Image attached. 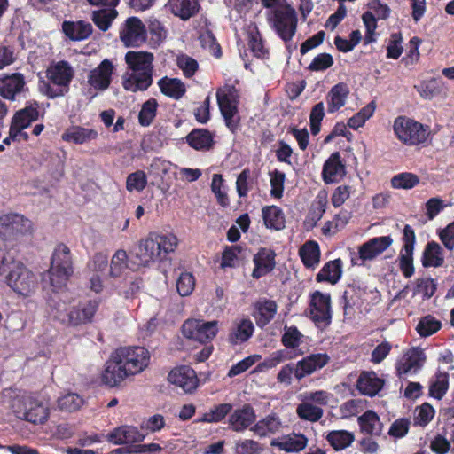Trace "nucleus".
Instances as JSON below:
<instances>
[{
	"label": "nucleus",
	"instance_id": "nucleus-9",
	"mask_svg": "<svg viewBox=\"0 0 454 454\" xmlns=\"http://www.w3.org/2000/svg\"><path fill=\"white\" fill-rule=\"evenodd\" d=\"M216 98L226 126L233 132L239 121L238 113L239 91L233 86L226 85L217 90Z\"/></svg>",
	"mask_w": 454,
	"mask_h": 454
},
{
	"label": "nucleus",
	"instance_id": "nucleus-43",
	"mask_svg": "<svg viewBox=\"0 0 454 454\" xmlns=\"http://www.w3.org/2000/svg\"><path fill=\"white\" fill-rule=\"evenodd\" d=\"M187 143L196 150H207L213 145L212 134L203 129H194L186 137Z\"/></svg>",
	"mask_w": 454,
	"mask_h": 454
},
{
	"label": "nucleus",
	"instance_id": "nucleus-19",
	"mask_svg": "<svg viewBox=\"0 0 454 454\" xmlns=\"http://www.w3.org/2000/svg\"><path fill=\"white\" fill-rule=\"evenodd\" d=\"M27 90L25 77L20 73H13L0 77V96L8 100H15L17 96Z\"/></svg>",
	"mask_w": 454,
	"mask_h": 454
},
{
	"label": "nucleus",
	"instance_id": "nucleus-16",
	"mask_svg": "<svg viewBox=\"0 0 454 454\" xmlns=\"http://www.w3.org/2000/svg\"><path fill=\"white\" fill-rule=\"evenodd\" d=\"M32 229L31 222L23 215L13 213L0 215V234L12 238L28 233Z\"/></svg>",
	"mask_w": 454,
	"mask_h": 454
},
{
	"label": "nucleus",
	"instance_id": "nucleus-23",
	"mask_svg": "<svg viewBox=\"0 0 454 454\" xmlns=\"http://www.w3.org/2000/svg\"><path fill=\"white\" fill-rule=\"evenodd\" d=\"M346 174V167L340 160V154L336 152L331 154L325 162L322 171L323 180L326 184L340 181Z\"/></svg>",
	"mask_w": 454,
	"mask_h": 454
},
{
	"label": "nucleus",
	"instance_id": "nucleus-10",
	"mask_svg": "<svg viewBox=\"0 0 454 454\" xmlns=\"http://www.w3.org/2000/svg\"><path fill=\"white\" fill-rule=\"evenodd\" d=\"M114 70L113 62L107 59L95 68L91 69L87 75L89 86L86 95L90 98H95L98 92L107 90L112 82V75Z\"/></svg>",
	"mask_w": 454,
	"mask_h": 454
},
{
	"label": "nucleus",
	"instance_id": "nucleus-26",
	"mask_svg": "<svg viewBox=\"0 0 454 454\" xmlns=\"http://www.w3.org/2000/svg\"><path fill=\"white\" fill-rule=\"evenodd\" d=\"M133 263L134 261L130 263L129 262V256L124 249H118L109 262L107 275L110 278H117L122 277L129 269L137 270L140 268V266H134Z\"/></svg>",
	"mask_w": 454,
	"mask_h": 454
},
{
	"label": "nucleus",
	"instance_id": "nucleus-48",
	"mask_svg": "<svg viewBox=\"0 0 454 454\" xmlns=\"http://www.w3.org/2000/svg\"><path fill=\"white\" fill-rule=\"evenodd\" d=\"M326 439L334 450H342L352 444L355 435L346 430H336L330 432Z\"/></svg>",
	"mask_w": 454,
	"mask_h": 454
},
{
	"label": "nucleus",
	"instance_id": "nucleus-12",
	"mask_svg": "<svg viewBox=\"0 0 454 454\" xmlns=\"http://www.w3.org/2000/svg\"><path fill=\"white\" fill-rule=\"evenodd\" d=\"M393 243L390 236H381L370 239L358 247L357 254H353V265H363L367 261H372L386 251Z\"/></svg>",
	"mask_w": 454,
	"mask_h": 454
},
{
	"label": "nucleus",
	"instance_id": "nucleus-4",
	"mask_svg": "<svg viewBox=\"0 0 454 454\" xmlns=\"http://www.w3.org/2000/svg\"><path fill=\"white\" fill-rule=\"evenodd\" d=\"M128 69L122 77L125 90H145L152 84L153 55L147 51H128L125 55Z\"/></svg>",
	"mask_w": 454,
	"mask_h": 454
},
{
	"label": "nucleus",
	"instance_id": "nucleus-11",
	"mask_svg": "<svg viewBox=\"0 0 454 454\" xmlns=\"http://www.w3.org/2000/svg\"><path fill=\"white\" fill-rule=\"evenodd\" d=\"M184 337L206 343L211 341L218 332V322L204 321L200 319H187L182 327Z\"/></svg>",
	"mask_w": 454,
	"mask_h": 454
},
{
	"label": "nucleus",
	"instance_id": "nucleus-45",
	"mask_svg": "<svg viewBox=\"0 0 454 454\" xmlns=\"http://www.w3.org/2000/svg\"><path fill=\"white\" fill-rule=\"evenodd\" d=\"M105 7L104 9L94 11L91 15L93 22L102 31H106L110 27L118 14L115 6Z\"/></svg>",
	"mask_w": 454,
	"mask_h": 454
},
{
	"label": "nucleus",
	"instance_id": "nucleus-55",
	"mask_svg": "<svg viewBox=\"0 0 454 454\" xmlns=\"http://www.w3.org/2000/svg\"><path fill=\"white\" fill-rule=\"evenodd\" d=\"M211 190L215 195L217 202L223 206L227 207L229 205V199L224 189V184L222 175L214 174L211 183Z\"/></svg>",
	"mask_w": 454,
	"mask_h": 454
},
{
	"label": "nucleus",
	"instance_id": "nucleus-13",
	"mask_svg": "<svg viewBox=\"0 0 454 454\" xmlns=\"http://www.w3.org/2000/svg\"><path fill=\"white\" fill-rule=\"evenodd\" d=\"M309 317L317 327L325 328L332 320L331 296L316 291L311 294L309 303Z\"/></svg>",
	"mask_w": 454,
	"mask_h": 454
},
{
	"label": "nucleus",
	"instance_id": "nucleus-25",
	"mask_svg": "<svg viewBox=\"0 0 454 454\" xmlns=\"http://www.w3.org/2000/svg\"><path fill=\"white\" fill-rule=\"evenodd\" d=\"M107 439L114 444H129L142 442L145 435L136 427L121 426L111 432Z\"/></svg>",
	"mask_w": 454,
	"mask_h": 454
},
{
	"label": "nucleus",
	"instance_id": "nucleus-49",
	"mask_svg": "<svg viewBox=\"0 0 454 454\" xmlns=\"http://www.w3.org/2000/svg\"><path fill=\"white\" fill-rule=\"evenodd\" d=\"M301 401L302 402L296 408L297 415L304 420L310 422L318 421L324 413L322 408L310 403V402H308L303 398H301Z\"/></svg>",
	"mask_w": 454,
	"mask_h": 454
},
{
	"label": "nucleus",
	"instance_id": "nucleus-59",
	"mask_svg": "<svg viewBox=\"0 0 454 454\" xmlns=\"http://www.w3.org/2000/svg\"><path fill=\"white\" fill-rule=\"evenodd\" d=\"M195 286V279L189 272H182L176 280V290L181 296L190 295Z\"/></svg>",
	"mask_w": 454,
	"mask_h": 454
},
{
	"label": "nucleus",
	"instance_id": "nucleus-46",
	"mask_svg": "<svg viewBox=\"0 0 454 454\" xmlns=\"http://www.w3.org/2000/svg\"><path fill=\"white\" fill-rule=\"evenodd\" d=\"M264 223L268 228L281 230L285 227L283 211L276 206H269L262 209Z\"/></svg>",
	"mask_w": 454,
	"mask_h": 454
},
{
	"label": "nucleus",
	"instance_id": "nucleus-5",
	"mask_svg": "<svg viewBox=\"0 0 454 454\" xmlns=\"http://www.w3.org/2000/svg\"><path fill=\"white\" fill-rule=\"evenodd\" d=\"M266 18L270 27L283 41L286 43L292 40L296 33L298 17L289 3L273 11H267Z\"/></svg>",
	"mask_w": 454,
	"mask_h": 454
},
{
	"label": "nucleus",
	"instance_id": "nucleus-58",
	"mask_svg": "<svg viewBox=\"0 0 454 454\" xmlns=\"http://www.w3.org/2000/svg\"><path fill=\"white\" fill-rule=\"evenodd\" d=\"M441 323L431 316L423 317L417 325V332L420 336L427 337L436 333Z\"/></svg>",
	"mask_w": 454,
	"mask_h": 454
},
{
	"label": "nucleus",
	"instance_id": "nucleus-41",
	"mask_svg": "<svg viewBox=\"0 0 454 454\" xmlns=\"http://www.w3.org/2000/svg\"><path fill=\"white\" fill-rule=\"evenodd\" d=\"M299 254L307 268H314L319 263L320 249L316 241L309 240L305 242L300 248Z\"/></svg>",
	"mask_w": 454,
	"mask_h": 454
},
{
	"label": "nucleus",
	"instance_id": "nucleus-51",
	"mask_svg": "<svg viewBox=\"0 0 454 454\" xmlns=\"http://www.w3.org/2000/svg\"><path fill=\"white\" fill-rule=\"evenodd\" d=\"M232 405L231 403H221L214 406L208 411L205 412L198 422L217 423L223 419L227 414L231 411Z\"/></svg>",
	"mask_w": 454,
	"mask_h": 454
},
{
	"label": "nucleus",
	"instance_id": "nucleus-62",
	"mask_svg": "<svg viewBox=\"0 0 454 454\" xmlns=\"http://www.w3.org/2000/svg\"><path fill=\"white\" fill-rule=\"evenodd\" d=\"M331 397H333V395L325 390L305 392L301 395V398H303L306 401L310 402V403L319 407L327 405Z\"/></svg>",
	"mask_w": 454,
	"mask_h": 454
},
{
	"label": "nucleus",
	"instance_id": "nucleus-1",
	"mask_svg": "<svg viewBox=\"0 0 454 454\" xmlns=\"http://www.w3.org/2000/svg\"><path fill=\"white\" fill-rule=\"evenodd\" d=\"M150 354L143 347H122L112 353L102 373V381L115 387L127 377L140 373L149 364Z\"/></svg>",
	"mask_w": 454,
	"mask_h": 454
},
{
	"label": "nucleus",
	"instance_id": "nucleus-42",
	"mask_svg": "<svg viewBox=\"0 0 454 454\" xmlns=\"http://www.w3.org/2000/svg\"><path fill=\"white\" fill-rule=\"evenodd\" d=\"M361 430L368 434L380 435L382 432V424L379 416L372 411H365L358 418Z\"/></svg>",
	"mask_w": 454,
	"mask_h": 454
},
{
	"label": "nucleus",
	"instance_id": "nucleus-64",
	"mask_svg": "<svg viewBox=\"0 0 454 454\" xmlns=\"http://www.w3.org/2000/svg\"><path fill=\"white\" fill-rule=\"evenodd\" d=\"M242 248L239 246H231L227 247L223 253L221 266L235 267L239 262Z\"/></svg>",
	"mask_w": 454,
	"mask_h": 454
},
{
	"label": "nucleus",
	"instance_id": "nucleus-52",
	"mask_svg": "<svg viewBox=\"0 0 454 454\" xmlns=\"http://www.w3.org/2000/svg\"><path fill=\"white\" fill-rule=\"evenodd\" d=\"M375 111V105L373 102L369 103L364 106L358 113L348 120L347 125L353 129H357L364 125Z\"/></svg>",
	"mask_w": 454,
	"mask_h": 454
},
{
	"label": "nucleus",
	"instance_id": "nucleus-37",
	"mask_svg": "<svg viewBox=\"0 0 454 454\" xmlns=\"http://www.w3.org/2000/svg\"><path fill=\"white\" fill-rule=\"evenodd\" d=\"M254 327L250 319L243 318L237 321L229 336L231 343L236 345L247 341L254 333Z\"/></svg>",
	"mask_w": 454,
	"mask_h": 454
},
{
	"label": "nucleus",
	"instance_id": "nucleus-18",
	"mask_svg": "<svg viewBox=\"0 0 454 454\" xmlns=\"http://www.w3.org/2000/svg\"><path fill=\"white\" fill-rule=\"evenodd\" d=\"M168 380L171 384L182 388L188 394L194 392L199 386L196 372L188 366L173 369L169 372Z\"/></svg>",
	"mask_w": 454,
	"mask_h": 454
},
{
	"label": "nucleus",
	"instance_id": "nucleus-32",
	"mask_svg": "<svg viewBox=\"0 0 454 454\" xmlns=\"http://www.w3.org/2000/svg\"><path fill=\"white\" fill-rule=\"evenodd\" d=\"M64 34L74 41H82L87 39L92 33V26L90 23L79 21H64L62 24Z\"/></svg>",
	"mask_w": 454,
	"mask_h": 454
},
{
	"label": "nucleus",
	"instance_id": "nucleus-3",
	"mask_svg": "<svg viewBox=\"0 0 454 454\" xmlns=\"http://www.w3.org/2000/svg\"><path fill=\"white\" fill-rule=\"evenodd\" d=\"M4 396L19 419L34 425H44L49 420L51 410L47 402L31 394L12 389L6 390Z\"/></svg>",
	"mask_w": 454,
	"mask_h": 454
},
{
	"label": "nucleus",
	"instance_id": "nucleus-61",
	"mask_svg": "<svg viewBox=\"0 0 454 454\" xmlns=\"http://www.w3.org/2000/svg\"><path fill=\"white\" fill-rule=\"evenodd\" d=\"M434 416V410L429 403H423L416 409L414 414V424L421 427L427 425Z\"/></svg>",
	"mask_w": 454,
	"mask_h": 454
},
{
	"label": "nucleus",
	"instance_id": "nucleus-27",
	"mask_svg": "<svg viewBox=\"0 0 454 454\" xmlns=\"http://www.w3.org/2000/svg\"><path fill=\"white\" fill-rule=\"evenodd\" d=\"M308 439L301 434H290L273 439L270 445L286 452H299L305 449Z\"/></svg>",
	"mask_w": 454,
	"mask_h": 454
},
{
	"label": "nucleus",
	"instance_id": "nucleus-14",
	"mask_svg": "<svg viewBox=\"0 0 454 454\" xmlns=\"http://www.w3.org/2000/svg\"><path fill=\"white\" fill-rule=\"evenodd\" d=\"M426 354L420 348H411L403 352L395 363L396 374L403 377L418 372L426 362Z\"/></svg>",
	"mask_w": 454,
	"mask_h": 454
},
{
	"label": "nucleus",
	"instance_id": "nucleus-47",
	"mask_svg": "<svg viewBox=\"0 0 454 454\" xmlns=\"http://www.w3.org/2000/svg\"><path fill=\"white\" fill-rule=\"evenodd\" d=\"M158 84L164 95L176 99L182 98L185 92L184 83L178 79L164 77Z\"/></svg>",
	"mask_w": 454,
	"mask_h": 454
},
{
	"label": "nucleus",
	"instance_id": "nucleus-44",
	"mask_svg": "<svg viewBox=\"0 0 454 454\" xmlns=\"http://www.w3.org/2000/svg\"><path fill=\"white\" fill-rule=\"evenodd\" d=\"M444 257L442 248L435 242L431 241L427 245L423 255V265L425 267H439L442 265Z\"/></svg>",
	"mask_w": 454,
	"mask_h": 454
},
{
	"label": "nucleus",
	"instance_id": "nucleus-56",
	"mask_svg": "<svg viewBox=\"0 0 454 454\" xmlns=\"http://www.w3.org/2000/svg\"><path fill=\"white\" fill-rule=\"evenodd\" d=\"M302 337L303 335L296 327L286 326L281 338V341L282 344L287 348H296L301 343Z\"/></svg>",
	"mask_w": 454,
	"mask_h": 454
},
{
	"label": "nucleus",
	"instance_id": "nucleus-39",
	"mask_svg": "<svg viewBox=\"0 0 454 454\" xmlns=\"http://www.w3.org/2000/svg\"><path fill=\"white\" fill-rule=\"evenodd\" d=\"M72 274L73 272L51 266L43 277V282L44 284L49 283V286L53 292H58L67 286V283Z\"/></svg>",
	"mask_w": 454,
	"mask_h": 454
},
{
	"label": "nucleus",
	"instance_id": "nucleus-22",
	"mask_svg": "<svg viewBox=\"0 0 454 454\" xmlns=\"http://www.w3.org/2000/svg\"><path fill=\"white\" fill-rule=\"evenodd\" d=\"M283 428L284 423L282 419L277 413L271 412L254 423L250 427V430L260 437H266L280 433Z\"/></svg>",
	"mask_w": 454,
	"mask_h": 454
},
{
	"label": "nucleus",
	"instance_id": "nucleus-33",
	"mask_svg": "<svg viewBox=\"0 0 454 454\" xmlns=\"http://www.w3.org/2000/svg\"><path fill=\"white\" fill-rule=\"evenodd\" d=\"M83 404V397L77 393L70 391L60 394L56 401L57 410L62 413L76 412Z\"/></svg>",
	"mask_w": 454,
	"mask_h": 454
},
{
	"label": "nucleus",
	"instance_id": "nucleus-57",
	"mask_svg": "<svg viewBox=\"0 0 454 454\" xmlns=\"http://www.w3.org/2000/svg\"><path fill=\"white\" fill-rule=\"evenodd\" d=\"M157 106L158 104L154 98H151L143 104L138 115L141 125L148 126L151 124L155 117Z\"/></svg>",
	"mask_w": 454,
	"mask_h": 454
},
{
	"label": "nucleus",
	"instance_id": "nucleus-2",
	"mask_svg": "<svg viewBox=\"0 0 454 454\" xmlns=\"http://www.w3.org/2000/svg\"><path fill=\"white\" fill-rule=\"evenodd\" d=\"M178 245V239L172 233L151 232L138 242L135 253L134 266L150 267L162 262L173 253Z\"/></svg>",
	"mask_w": 454,
	"mask_h": 454
},
{
	"label": "nucleus",
	"instance_id": "nucleus-40",
	"mask_svg": "<svg viewBox=\"0 0 454 454\" xmlns=\"http://www.w3.org/2000/svg\"><path fill=\"white\" fill-rule=\"evenodd\" d=\"M246 37L247 45L254 56L257 58L263 57L267 51L259 29L255 24H249L246 28Z\"/></svg>",
	"mask_w": 454,
	"mask_h": 454
},
{
	"label": "nucleus",
	"instance_id": "nucleus-53",
	"mask_svg": "<svg viewBox=\"0 0 454 454\" xmlns=\"http://www.w3.org/2000/svg\"><path fill=\"white\" fill-rule=\"evenodd\" d=\"M419 183V176L411 172H403L395 175L391 179V185L395 189H411Z\"/></svg>",
	"mask_w": 454,
	"mask_h": 454
},
{
	"label": "nucleus",
	"instance_id": "nucleus-17",
	"mask_svg": "<svg viewBox=\"0 0 454 454\" xmlns=\"http://www.w3.org/2000/svg\"><path fill=\"white\" fill-rule=\"evenodd\" d=\"M37 117L38 111L34 106H27L18 111L12 118L9 136L4 139V143L7 145H10L11 141H14L20 135H22V130L27 128Z\"/></svg>",
	"mask_w": 454,
	"mask_h": 454
},
{
	"label": "nucleus",
	"instance_id": "nucleus-7",
	"mask_svg": "<svg viewBox=\"0 0 454 454\" xmlns=\"http://www.w3.org/2000/svg\"><path fill=\"white\" fill-rule=\"evenodd\" d=\"M6 285L19 296L30 297L38 287L36 275L21 262L15 261L6 277Z\"/></svg>",
	"mask_w": 454,
	"mask_h": 454
},
{
	"label": "nucleus",
	"instance_id": "nucleus-35",
	"mask_svg": "<svg viewBox=\"0 0 454 454\" xmlns=\"http://www.w3.org/2000/svg\"><path fill=\"white\" fill-rule=\"evenodd\" d=\"M342 274V262L340 259H335L326 262L317 273L316 279L317 282H329L336 284Z\"/></svg>",
	"mask_w": 454,
	"mask_h": 454
},
{
	"label": "nucleus",
	"instance_id": "nucleus-6",
	"mask_svg": "<svg viewBox=\"0 0 454 454\" xmlns=\"http://www.w3.org/2000/svg\"><path fill=\"white\" fill-rule=\"evenodd\" d=\"M392 127L396 139L408 146L425 143L430 134L427 126L404 115L396 117Z\"/></svg>",
	"mask_w": 454,
	"mask_h": 454
},
{
	"label": "nucleus",
	"instance_id": "nucleus-20",
	"mask_svg": "<svg viewBox=\"0 0 454 454\" xmlns=\"http://www.w3.org/2000/svg\"><path fill=\"white\" fill-rule=\"evenodd\" d=\"M255 419L256 415L254 408L249 404H245L231 413L228 418V425L231 430L241 433L250 427Z\"/></svg>",
	"mask_w": 454,
	"mask_h": 454
},
{
	"label": "nucleus",
	"instance_id": "nucleus-54",
	"mask_svg": "<svg viewBox=\"0 0 454 454\" xmlns=\"http://www.w3.org/2000/svg\"><path fill=\"white\" fill-rule=\"evenodd\" d=\"M147 184L146 175L142 170H137L127 176L126 188L129 192H142Z\"/></svg>",
	"mask_w": 454,
	"mask_h": 454
},
{
	"label": "nucleus",
	"instance_id": "nucleus-28",
	"mask_svg": "<svg viewBox=\"0 0 454 454\" xmlns=\"http://www.w3.org/2000/svg\"><path fill=\"white\" fill-rule=\"evenodd\" d=\"M348 95L349 88L346 83L340 82L332 87L326 96L328 113H335L344 106Z\"/></svg>",
	"mask_w": 454,
	"mask_h": 454
},
{
	"label": "nucleus",
	"instance_id": "nucleus-50",
	"mask_svg": "<svg viewBox=\"0 0 454 454\" xmlns=\"http://www.w3.org/2000/svg\"><path fill=\"white\" fill-rule=\"evenodd\" d=\"M303 355V352L299 351H288L280 349L273 352L269 357H267L259 366L263 369H271L281 364L286 360L294 359L298 356Z\"/></svg>",
	"mask_w": 454,
	"mask_h": 454
},
{
	"label": "nucleus",
	"instance_id": "nucleus-60",
	"mask_svg": "<svg viewBox=\"0 0 454 454\" xmlns=\"http://www.w3.org/2000/svg\"><path fill=\"white\" fill-rule=\"evenodd\" d=\"M109 269L108 256L104 253H97L88 262V269L92 274H104Z\"/></svg>",
	"mask_w": 454,
	"mask_h": 454
},
{
	"label": "nucleus",
	"instance_id": "nucleus-29",
	"mask_svg": "<svg viewBox=\"0 0 454 454\" xmlns=\"http://www.w3.org/2000/svg\"><path fill=\"white\" fill-rule=\"evenodd\" d=\"M383 385V380L380 379L373 372H362L356 382L359 392L369 396L376 395Z\"/></svg>",
	"mask_w": 454,
	"mask_h": 454
},
{
	"label": "nucleus",
	"instance_id": "nucleus-31",
	"mask_svg": "<svg viewBox=\"0 0 454 454\" xmlns=\"http://www.w3.org/2000/svg\"><path fill=\"white\" fill-rule=\"evenodd\" d=\"M255 312L254 317L256 320L257 325L260 327L265 326L273 319L277 313V303L272 300L260 299L254 304Z\"/></svg>",
	"mask_w": 454,
	"mask_h": 454
},
{
	"label": "nucleus",
	"instance_id": "nucleus-21",
	"mask_svg": "<svg viewBox=\"0 0 454 454\" xmlns=\"http://www.w3.org/2000/svg\"><path fill=\"white\" fill-rule=\"evenodd\" d=\"M329 361L326 354H312L297 362L295 364L294 377L301 380L316 371L323 368Z\"/></svg>",
	"mask_w": 454,
	"mask_h": 454
},
{
	"label": "nucleus",
	"instance_id": "nucleus-30",
	"mask_svg": "<svg viewBox=\"0 0 454 454\" xmlns=\"http://www.w3.org/2000/svg\"><path fill=\"white\" fill-rule=\"evenodd\" d=\"M275 254L267 249H261L254 256V269L252 276L254 278H260L262 276L270 273L275 267Z\"/></svg>",
	"mask_w": 454,
	"mask_h": 454
},
{
	"label": "nucleus",
	"instance_id": "nucleus-24",
	"mask_svg": "<svg viewBox=\"0 0 454 454\" xmlns=\"http://www.w3.org/2000/svg\"><path fill=\"white\" fill-rule=\"evenodd\" d=\"M98 308V302L96 301L73 307L67 314L68 323L72 325H79L90 322Z\"/></svg>",
	"mask_w": 454,
	"mask_h": 454
},
{
	"label": "nucleus",
	"instance_id": "nucleus-15",
	"mask_svg": "<svg viewBox=\"0 0 454 454\" xmlns=\"http://www.w3.org/2000/svg\"><path fill=\"white\" fill-rule=\"evenodd\" d=\"M120 38L127 47L140 46L146 40V28L137 17L127 19L121 28Z\"/></svg>",
	"mask_w": 454,
	"mask_h": 454
},
{
	"label": "nucleus",
	"instance_id": "nucleus-38",
	"mask_svg": "<svg viewBox=\"0 0 454 454\" xmlns=\"http://www.w3.org/2000/svg\"><path fill=\"white\" fill-rule=\"evenodd\" d=\"M51 266L74 272L70 249L65 244L56 246L51 255Z\"/></svg>",
	"mask_w": 454,
	"mask_h": 454
},
{
	"label": "nucleus",
	"instance_id": "nucleus-63",
	"mask_svg": "<svg viewBox=\"0 0 454 454\" xmlns=\"http://www.w3.org/2000/svg\"><path fill=\"white\" fill-rule=\"evenodd\" d=\"M448 386V375L446 373L438 374L430 386V395L440 400L445 395Z\"/></svg>",
	"mask_w": 454,
	"mask_h": 454
},
{
	"label": "nucleus",
	"instance_id": "nucleus-34",
	"mask_svg": "<svg viewBox=\"0 0 454 454\" xmlns=\"http://www.w3.org/2000/svg\"><path fill=\"white\" fill-rule=\"evenodd\" d=\"M168 6L175 16L186 20L198 12L200 5L198 0H168Z\"/></svg>",
	"mask_w": 454,
	"mask_h": 454
},
{
	"label": "nucleus",
	"instance_id": "nucleus-8",
	"mask_svg": "<svg viewBox=\"0 0 454 454\" xmlns=\"http://www.w3.org/2000/svg\"><path fill=\"white\" fill-rule=\"evenodd\" d=\"M46 74L48 80L57 88H52L51 85L43 83L40 90L49 98H53L64 96L68 91L70 82L74 76V70L68 62L59 61L51 65Z\"/></svg>",
	"mask_w": 454,
	"mask_h": 454
},
{
	"label": "nucleus",
	"instance_id": "nucleus-36",
	"mask_svg": "<svg viewBox=\"0 0 454 454\" xmlns=\"http://www.w3.org/2000/svg\"><path fill=\"white\" fill-rule=\"evenodd\" d=\"M98 132L92 129L79 126L71 127L62 134V139L75 144H84L96 139Z\"/></svg>",
	"mask_w": 454,
	"mask_h": 454
}]
</instances>
